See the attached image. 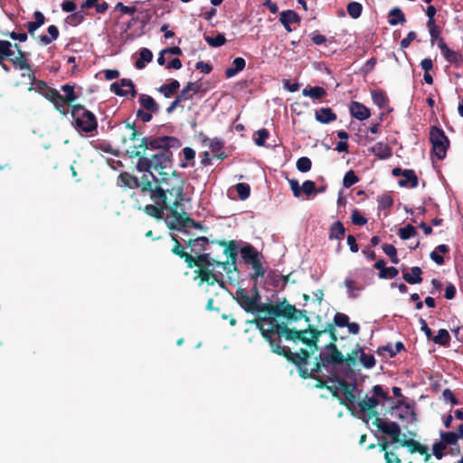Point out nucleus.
Returning a JSON list of instances; mask_svg holds the SVG:
<instances>
[{"instance_id":"09e8293b","label":"nucleus","mask_w":463,"mask_h":463,"mask_svg":"<svg viewBox=\"0 0 463 463\" xmlns=\"http://www.w3.org/2000/svg\"><path fill=\"white\" fill-rule=\"evenodd\" d=\"M458 437L454 431H441L440 432V440L445 444V446L456 445L458 441Z\"/></svg>"},{"instance_id":"603ef678","label":"nucleus","mask_w":463,"mask_h":463,"mask_svg":"<svg viewBox=\"0 0 463 463\" xmlns=\"http://www.w3.org/2000/svg\"><path fill=\"white\" fill-rule=\"evenodd\" d=\"M360 362L366 369H371L375 365V358L373 354H365L364 349L360 348Z\"/></svg>"},{"instance_id":"1a4fd4ad","label":"nucleus","mask_w":463,"mask_h":463,"mask_svg":"<svg viewBox=\"0 0 463 463\" xmlns=\"http://www.w3.org/2000/svg\"><path fill=\"white\" fill-rule=\"evenodd\" d=\"M61 90L64 92V96L60 93V99L55 98L53 106L61 115L66 116L69 112L67 106L71 107L74 105L73 102L78 99V96L75 93L73 85H61Z\"/></svg>"},{"instance_id":"7c9ffc66","label":"nucleus","mask_w":463,"mask_h":463,"mask_svg":"<svg viewBox=\"0 0 463 463\" xmlns=\"http://www.w3.org/2000/svg\"><path fill=\"white\" fill-rule=\"evenodd\" d=\"M199 137L201 138L202 144L203 146H208L212 152L216 153L222 150L224 146V143L218 137L209 138L203 132L199 133Z\"/></svg>"},{"instance_id":"de8ad7c7","label":"nucleus","mask_w":463,"mask_h":463,"mask_svg":"<svg viewBox=\"0 0 463 463\" xmlns=\"http://www.w3.org/2000/svg\"><path fill=\"white\" fill-rule=\"evenodd\" d=\"M345 401L341 400L340 404L345 405L349 411H351L352 415H354V411H352V408L354 406L356 402V395L354 394V391H350L345 392Z\"/></svg>"},{"instance_id":"f8f14e48","label":"nucleus","mask_w":463,"mask_h":463,"mask_svg":"<svg viewBox=\"0 0 463 463\" xmlns=\"http://www.w3.org/2000/svg\"><path fill=\"white\" fill-rule=\"evenodd\" d=\"M28 77L31 80H33L32 85L29 87V90H35L42 96H43L46 99L53 104V101L56 99H60V92L53 89L42 80H35V74L33 71H30L28 73Z\"/></svg>"},{"instance_id":"72a5a7b5","label":"nucleus","mask_w":463,"mask_h":463,"mask_svg":"<svg viewBox=\"0 0 463 463\" xmlns=\"http://www.w3.org/2000/svg\"><path fill=\"white\" fill-rule=\"evenodd\" d=\"M406 22V17L404 13L399 7H394L390 10L388 15V23L392 26H395L399 24H404Z\"/></svg>"},{"instance_id":"bf43d9fd","label":"nucleus","mask_w":463,"mask_h":463,"mask_svg":"<svg viewBox=\"0 0 463 463\" xmlns=\"http://www.w3.org/2000/svg\"><path fill=\"white\" fill-rule=\"evenodd\" d=\"M378 209L386 210L390 209L393 204V199L390 194H383L378 197Z\"/></svg>"},{"instance_id":"39448f33","label":"nucleus","mask_w":463,"mask_h":463,"mask_svg":"<svg viewBox=\"0 0 463 463\" xmlns=\"http://www.w3.org/2000/svg\"><path fill=\"white\" fill-rule=\"evenodd\" d=\"M372 396H368L367 394L364 399L357 402V407L360 412L364 413L362 420L368 423V421L375 418L374 420L379 417V412L376 410V407L379 405L380 401H389L390 397L388 393L383 390L382 385H374L372 388Z\"/></svg>"},{"instance_id":"2f4dec72","label":"nucleus","mask_w":463,"mask_h":463,"mask_svg":"<svg viewBox=\"0 0 463 463\" xmlns=\"http://www.w3.org/2000/svg\"><path fill=\"white\" fill-rule=\"evenodd\" d=\"M345 234V228L342 222L336 221L333 222L329 228L328 239L330 241L333 240H342Z\"/></svg>"},{"instance_id":"a878e982","label":"nucleus","mask_w":463,"mask_h":463,"mask_svg":"<svg viewBox=\"0 0 463 463\" xmlns=\"http://www.w3.org/2000/svg\"><path fill=\"white\" fill-rule=\"evenodd\" d=\"M33 17L34 21L28 22L25 24V28L27 29L28 33L31 35V37L36 39L37 36H35V31L44 24L45 16L42 12L35 11L33 14Z\"/></svg>"},{"instance_id":"2eb2a0df","label":"nucleus","mask_w":463,"mask_h":463,"mask_svg":"<svg viewBox=\"0 0 463 463\" xmlns=\"http://www.w3.org/2000/svg\"><path fill=\"white\" fill-rule=\"evenodd\" d=\"M110 90L120 97L130 94L134 98L137 95L135 85L129 79H121L119 82H113L110 85Z\"/></svg>"},{"instance_id":"13d9d810","label":"nucleus","mask_w":463,"mask_h":463,"mask_svg":"<svg viewBox=\"0 0 463 463\" xmlns=\"http://www.w3.org/2000/svg\"><path fill=\"white\" fill-rule=\"evenodd\" d=\"M235 189L241 200H246L249 198L250 194V187L248 184L239 183L235 185Z\"/></svg>"},{"instance_id":"864d4df0","label":"nucleus","mask_w":463,"mask_h":463,"mask_svg":"<svg viewBox=\"0 0 463 463\" xmlns=\"http://www.w3.org/2000/svg\"><path fill=\"white\" fill-rule=\"evenodd\" d=\"M402 240H408L417 234L416 228L411 224L401 228L398 232Z\"/></svg>"},{"instance_id":"9d476101","label":"nucleus","mask_w":463,"mask_h":463,"mask_svg":"<svg viewBox=\"0 0 463 463\" xmlns=\"http://www.w3.org/2000/svg\"><path fill=\"white\" fill-rule=\"evenodd\" d=\"M255 313L260 314L264 313L265 317H258L254 319V323L256 325V327L260 330V328H263V330L269 329V323L267 321H261L260 324H258L257 321L260 319H274L277 320L276 317H279V304H272V303H260L257 306V309Z\"/></svg>"},{"instance_id":"4be33fe9","label":"nucleus","mask_w":463,"mask_h":463,"mask_svg":"<svg viewBox=\"0 0 463 463\" xmlns=\"http://www.w3.org/2000/svg\"><path fill=\"white\" fill-rule=\"evenodd\" d=\"M369 151L382 160L388 159L392 156V148L387 143L382 141L375 143L369 148Z\"/></svg>"},{"instance_id":"5fc2aeb1","label":"nucleus","mask_w":463,"mask_h":463,"mask_svg":"<svg viewBox=\"0 0 463 463\" xmlns=\"http://www.w3.org/2000/svg\"><path fill=\"white\" fill-rule=\"evenodd\" d=\"M254 269V273L250 274V279L254 282H257L259 278H261L265 275V269L261 264L260 260L250 265Z\"/></svg>"},{"instance_id":"49530a36","label":"nucleus","mask_w":463,"mask_h":463,"mask_svg":"<svg viewBox=\"0 0 463 463\" xmlns=\"http://www.w3.org/2000/svg\"><path fill=\"white\" fill-rule=\"evenodd\" d=\"M432 341L439 345L447 346L450 342V335L446 329H439L438 335L432 336Z\"/></svg>"},{"instance_id":"f257e3e1","label":"nucleus","mask_w":463,"mask_h":463,"mask_svg":"<svg viewBox=\"0 0 463 463\" xmlns=\"http://www.w3.org/2000/svg\"><path fill=\"white\" fill-rule=\"evenodd\" d=\"M181 146L175 137H144L138 145H134L128 154L130 158H137V169L139 172H158L159 178L152 180V189L148 191L156 204L170 203L171 214L179 210L184 201V180L180 174L172 170V147Z\"/></svg>"},{"instance_id":"0e129e2a","label":"nucleus","mask_w":463,"mask_h":463,"mask_svg":"<svg viewBox=\"0 0 463 463\" xmlns=\"http://www.w3.org/2000/svg\"><path fill=\"white\" fill-rule=\"evenodd\" d=\"M361 355V351L359 349L352 350L350 354H347L346 356L344 355V364L348 365L349 367L354 366L357 362V357Z\"/></svg>"},{"instance_id":"3c124183","label":"nucleus","mask_w":463,"mask_h":463,"mask_svg":"<svg viewBox=\"0 0 463 463\" xmlns=\"http://www.w3.org/2000/svg\"><path fill=\"white\" fill-rule=\"evenodd\" d=\"M212 272V269H208L207 267H197V269L194 270L195 279H199V285H203L205 283V281H209V276Z\"/></svg>"},{"instance_id":"4d7b16f0","label":"nucleus","mask_w":463,"mask_h":463,"mask_svg":"<svg viewBox=\"0 0 463 463\" xmlns=\"http://www.w3.org/2000/svg\"><path fill=\"white\" fill-rule=\"evenodd\" d=\"M206 43L212 47H220L226 43L224 34L218 33L215 37L204 36Z\"/></svg>"},{"instance_id":"ddd939ff","label":"nucleus","mask_w":463,"mask_h":463,"mask_svg":"<svg viewBox=\"0 0 463 463\" xmlns=\"http://www.w3.org/2000/svg\"><path fill=\"white\" fill-rule=\"evenodd\" d=\"M279 305V317H286L287 319L298 321L302 318L306 322H309L307 310L297 309L294 305L289 304L285 298Z\"/></svg>"},{"instance_id":"dca6fc26","label":"nucleus","mask_w":463,"mask_h":463,"mask_svg":"<svg viewBox=\"0 0 463 463\" xmlns=\"http://www.w3.org/2000/svg\"><path fill=\"white\" fill-rule=\"evenodd\" d=\"M217 243L220 246L224 247L223 253L229 259L228 260L230 263V269H232V268L234 271H238L237 266H236V261H237V258H238V247H237L236 241H218Z\"/></svg>"},{"instance_id":"393cba45","label":"nucleus","mask_w":463,"mask_h":463,"mask_svg":"<svg viewBox=\"0 0 463 463\" xmlns=\"http://www.w3.org/2000/svg\"><path fill=\"white\" fill-rule=\"evenodd\" d=\"M422 269L418 267H412L411 272H408L405 269H402V279L408 284L414 285L422 282Z\"/></svg>"},{"instance_id":"79ce46f5","label":"nucleus","mask_w":463,"mask_h":463,"mask_svg":"<svg viewBox=\"0 0 463 463\" xmlns=\"http://www.w3.org/2000/svg\"><path fill=\"white\" fill-rule=\"evenodd\" d=\"M140 59L137 60L135 66L137 69L141 70L146 66V62H150L153 59L152 52L147 48H142L139 52Z\"/></svg>"},{"instance_id":"052dcab7","label":"nucleus","mask_w":463,"mask_h":463,"mask_svg":"<svg viewBox=\"0 0 463 463\" xmlns=\"http://www.w3.org/2000/svg\"><path fill=\"white\" fill-rule=\"evenodd\" d=\"M359 178L353 170H349L344 176L343 185L345 188H349L352 185L358 183Z\"/></svg>"},{"instance_id":"8fccbe9b","label":"nucleus","mask_w":463,"mask_h":463,"mask_svg":"<svg viewBox=\"0 0 463 463\" xmlns=\"http://www.w3.org/2000/svg\"><path fill=\"white\" fill-rule=\"evenodd\" d=\"M346 10L352 18L357 19L362 14L363 5L358 2H350L346 6Z\"/></svg>"},{"instance_id":"423d86ee","label":"nucleus","mask_w":463,"mask_h":463,"mask_svg":"<svg viewBox=\"0 0 463 463\" xmlns=\"http://www.w3.org/2000/svg\"><path fill=\"white\" fill-rule=\"evenodd\" d=\"M430 142L431 143V156L443 160L449 147V139L442 128L432 126L430 129Z\"/></svg>"},{"instance_id":"4468645a","label":"nucleus","mask_w":463,"mask_h":463,"mask_svg":"<svg viewBox=\"0 0 463 463\" xmlns=\"http://www.w3.org/2000/svg\"><path fill=\"white\" fill-rule=\"evenodd\" d=\"M194 260L196 262L194 267L201 266L207 267L209 269L210 267L217 266L222 267L227 272V274H230L232 272V269H230L229 260H217L214 258H213L210 253L203 252L202 254L195 255L194 256Z\"/></svg>"},{"instance_id":"c756f323","label":"nucleus","mask_w":463,"mask_h":463,"mask_svg":"<svg viewBox=\"0 0 463 463\" xmlns=\"http://www.w3.org/2000/svg\"><path fill=\"white\" fill-rule=\"evenodd\" d=\"M302 95L305 97L311 98L314 101L321 100L325 97H326L327 92L326 89L320 86L310 87L307 86L302 90Z\"/></svg>"},{"instance_id":"cd10ccee","label":"nucleus","mask_w":463,"mask_h":463,"mask_svg":"<svg viewBox=\"0 0 463 463\" xmlns=\"http://www.w3.org/2000/svg\"><path fill=\"white\" fill-rule=\"evenodd\" d=\"M138 102L144 110L154 112L155 114L159 112V105L151 96L147 94H139Z\"/></svg>"},{"instance_id":"c9c22d12","label":"nucleus","mask_w":463,"mask_h":463,"mask_svg":"<svg viewBox=\"0 0 463 463\" xmlns=\"http://www.w3.org/2000/svg\"><path fill=\"white\" fill-rule=\"evenodd\" d=\"M246 65V61L241 57H237L233 60L232 67H229L225 71V76L227 78H232L241 71Z\"/></svg>"},{"instance_id":"c85d7f7f","label":"nucleus","mask_w":463,"mask_h":463,"mask_svg":"<svg viewBox=\"0 0 463 463\" xmlns=\"http://www.w3.org/2000/svg\"><path fill=\"white\" fill-rule=\"evenodd\" d=\"M169 209L171 211V205L170 203H158L156 204H146L144 208V212L152 217H155L156 219H162L163 218V212L164 210Z\"/></svg>"},{"instance_id":"bb28decb","label":"nucleus","mask_w":463,"mask_h":463,"mask_svg":"<svg viewBox=\"0 0 463 463\" xmlns=\"http://www.w3.org/2000/svg\"><path fill=\"white\" fill-rule=\"evenodd\" d=\"M336 114L331 108H321L315 111V118L322 124H328L336 120Z\"/></svg>"},{"instance_id":"f3484780","label":"nucleus","mask_w":463,"mask_h":463,"mask_svg":"<svg viewBox=\"0 0 463 463\" xmlns=\"http://www.w3.org/2000/svg\"><path fill=\"white\" fill-rule=\"evenodd\" d=\"M174 241V246L171 249V252L179 258L183 259L186 263L187 268L192 269L195 266L196 262L194 260V255L188 253L184 247L181 244L175 236H171Z\"/></svg>"},{"instance_id":"6e6d98bb","label":"nucleus","mask_w":463,"mask_h":463,"mask_svg":"<svg viewBox=\"0 0 463 463\" xmlns=\"http://www.w3.org/2000/svg\"><path fill=\"white\" fill-rule=\"evenodd\" d=\"M297 169L301 173H307L311 169L312 161L307 156H302L296 163Z\"/></svg>"},{"instance_id":"774afa93","label":"nucleus","mask_w":463,"mask_h":463,"mask_svg":"<svg viewBox=\"0 0 463 463\" xmlns=\"http://www.w3.org/2000/svg\"><path fill=\"white\" fill-rule=\"evenodd\" d=\"M302 192L307 196L316 194L317 187L315 183L311 180H306L301 186V193Z\"/></svg>"},{"instance_id":"e433bc0d","label":"nucleus","mask_w":463,"mask_h":463,"mask_svg":"<svg viewBox=\"0 0 463 463\" xmlns=\"http://www.w3.org/2000/svg\"><path fill=\"white\" fill-rule=\"evenodd\" d=\"M200 90V85L197 82H188L187 85L177 94L181 97L183 101L188 100L193 98V95L197 93Z\"/></svg>"},{"instance_id":"a19ab883","label":"nucleus","mask_w":463,"mask_h":463,"mask_svg":"<svg viewBox=\"0 0 463 463\" xmlns=\"http://www.w3.org/2000/svg\"><path fill=\"white\" fill-rule=\"evenodd\" d=\"M281 24H299L300 16L293 10L283 11L279 14Z\"/></svg>"},{"instance_id":"6e6552de","label":"nucleus","mask_w":463,"mask_h":463,"mask_svg":"<svg viewBox=\"0 0 463 463\" xmlns=\"http://www.w3.org/2000/svg\"><path fill=\"white\" fill-rule=\"evenodd\" d=\"M165 222L171 230L183 231L190 228L203 229L202 223L195 222L183 210L182 212L177 210L175 213L168 215Z\"/></svg>"},{"instance_id":"0eeeda50","label":"nucleus","mask_w":463,"mask_h":463,"mask_svg":"<svg viewBox=\"0 0 463 463\" xmlns=\"http://www.w3.org/2000/svg\"><path fill=\"white\" fill-rule=\"evenodd\" d=\"M144 173L141 178L131 175L127 172L121 173L118 175V182L123 187L130 189L140 188L142 193H148L152 189V180L150 177L155 179V175L150 170Z\"/></svg>"},{"instance_id":"412c9836","label":"nucleus","mask_w":463,"mask_h":463,"mask_svg":"<svg viewBox=\"0 0 463 463\" xmlns=\"http://www.w3.org/2000/svg\"><path fill=\"white\" fill-rule=\"evenodd\" d=\"M14 47L17 51V56L14 58L10 57L9 61H11V63L15 68H18L20 70H30L31 65L28 61V54L25 52H24L23 50H21V47L19 44L14 43Z\"/></svg>"},{"instance_id":"a18cd8bd","label":"nucleus","mask_w":463,"mask_h":463,"mask_svg":"<svg viewBox=\"0 0 463 463\" xmlns=\"http://www.w3.org/2000/svg\"><path fill=\"white\" fill-rule=\"evenodd\" d=\"M335 378L338 384V391H342L343 394L347 392L356 390L357 385L355 382H347L346 380L340 378L337 375H335Z\"/></svg>"},{"instance_id":"6ab92c4d","label":"nucleus","mask_w":463,"mask_h":463,"mask_svg":"<svg viewBox=\"0 0 463 463\" xmlns=\"http://www.w3.org/2000/svg\"><path fill=\"white\" fill-rule=\"evenodd\" d=\"M349 111L353 118L358 120H365L370 118L371 111L363 103L358 101H351L349 105Z\"/></svg>"},{"instance_id":"69168bd1","label":"nucleus","mask_w":463,"mask_h":463,"mask_svg":"<svg viewBox=\"0 0 463 463\" xmlns=\"http://www.w3.org/2000/svg\"><path fill=\"white\" fill-rule=\"evenodd\" d=\"M399 274V270L395 267H385L382 272L378 273V277L382 279H393Z\"/></svg>"},{"instance_id":"e2e57ef3","label":"nucleus","mask_w":463,"mask_h":463,"mask_svg":"<svg viewBox=\"0 0 463 463\" xmlns=\"http://www.w3.org/2000/svg\"><path fill=\"white\" fill-rule=\"evenodd\" d=\"M332 325H335V327H345L349 322V317L344 313L337 312L333 319Z\"/></svg>"},{"instance_id":"58836bf2","label":"nucleus","mask_w":463,"mask_h":463,"mask_svg":"<svg viewBox=\"0 0 463 463\" xmlns=\"http://www.w3.org/2000/svg\"><path fill=\"white\" fill-rule=\"evenodd\" d=\"M372 99L373 103L380 109H385L389 104L386 93L381 90L372 91Z\"/></svg>"},{"instance_id":"4c0bfd02","label":"nucleus","mask_w":463,"mask_h":463,"mask_svg":"<svg viewBox=\"0 0 463 463\" xmlns=\"http://www.w3.org/2000/svg\"><path fill=\"white\" fill-rule=\"evenodd\" d=\"M13 46L9 41L0 40V63L10 59L14 54V52L12 50Z\"/></svg>"},{"instance_id":"20e7f679","label":"nucleus","mask_w":463,"mask_h":463,"mask_svg":"<svg viewBox=\"0 0 463 463\" xmlns=\"http://www.w3.org/2000/svg\"><path fill=\"white\" fill-rule=\"evenodd\" d=\"M71 116L72 126L80 133L90 134L98 129V119L94 113L86 109L82 104H74L71 108Z\"/></svg>"},{"instance_id":"f704fd0d","label":"nucleus","mask_w":463,"mask_h":463,"mask_svg":"<svg viewBox=\"0 0 463 463\" xmlns=\"http://www.w3.org/2000/svg\"><path fill=\"white\" fill-rule=\"evenodd\" d=\"M49 35H40L36 40L43 45H48L59 37V30L56 25H50L47 29Z\"/></svg>"},{"instance_id":"b1692460","label":"nucleus","mask_w":463,"mask_h":463,"mask_svg":"<svg viewBox=\"0 0 463 463\" xmlns=\"http://www.w3.org/2000/svg\"><path fill=\"white\" fill-rule=\"evenodd\" d=\"M209 243L208 238L204 236L197 237L195 239H190L186 242V246L191 249V251L195 255L202 254Z\"/></svg>"},{"instance_id":"473e14b6","label":"nucleus","mask_w":463,"mask_h":463,"mask_svg":"<svg viewBox=\"0 0 463 463\" xmlns=\"http://www.w3.org/2000/svg\"><path fill=\"white\" fill-rule=\"evenodd\" d=\"M404 177L399 181V185L403 187L407 186L410 184L411 188H416L419 184L418 176L416 175L414 170L412 169H404V173L402 175Z\"/></svg>"},{"instance_id":"c03bdc74","label":"nucleus","mask_w":463,"mask_h":463,"mask_svg":"<svg viewBox=\"0 0 463 463\" xmlns=\"http://www.w3.org/2000/svg\"><path fill=\"white\" fill-rule=\"evenodd\" d=\"M86 14L82 11L73 12L65 18V22L71 26H78L83 23Z\"/></svg>"},{"instance_id":"f03ea898","label":"nucleus","mask_w":463,"mask_h":463,"mask_svg":"<svg viewBox=\"0 0 463 463\" xmlns=\"http://www.w3.org/2000/svg\"><path fill=\"white\" fill-rule=\"evenodd\" d=\"M261 321L269 323V329L263 330V328H260V333L263 338L269 342L271 351L285 357L297 367L307 364L310 357L309 352L305 348H301L298 353H292L290 349L280 345L281 337H284L288 341H300L309 347L318 349L317 343L319 337L323 335V331H319V329L312 326H308L305 330H298L296 328H289L286 323H279L278 320H274L273 318L260 319L257 323L260 324Z\"/></svg>"},{"instance_id":"5701e85b","label":"nucleus","mask_w":463,"mask_h":463,"mask_svg":"<svg viewBox=\"0 0 463 463\" xmlns=\"http://www.w3.org/2000/svg\"><path fill=\"white\" fill-rule=\"evenodd\" d=\"M241 258L245 264L251 265L260 260V253L251 245L247 244L241 249Z\"/></svg>"},{"instance_id":"7ed1b4c3","label":"nucleus","mask_w":463,"mask_h":463,"mask_svg":"<svg viewBox=\"0 0 463 463\" xmlns=\"http://www.w3.org/2000/svg\"><path fill=\"white\" fill-rule=\"evenodd\" d=\"M373 424L377 427L384 434L391 438L393 449H398L399 447H405L410 453H419L424 457V461L429 462L431 458V454L429 452L428 447L420 444L413 439H401L402 430L399 424L395 421H385L381 418H377L373 421Z\"/></svg>"},{"instance_id":"a211bd4d","label":"nucleus","mask_w":463,"mask_h":463,"mask_svg":"<svg viewBox=\"0 0 463 463\" xmlns=\"http://www.w3.org/2000/svg\"><path fill=\"white\" fill-rule=\"evenodd\" d=\"M236 300L238 304L246 311L254 314L257 307L250 296L243 288H239L236 291Z\"/></svg>"},{"instance_id":"37998d69","label":"nucleus","mask_w":463,"mask_h":463,"mask_svg":"<svg viewBox=\"0 0 463 463\" xmlns=\"http://www.w3.org/2000/svg\"><path fill=\"white\" fill-rule=\"evenodd\" d=\"M404 345L402 342H396L394 347L392 346V345H386L383 346H381L378 348L377 353L379 354H383V352H388L390 357H394L397 354H399L401 351L404 350Z\"/></svg>"},{"instance_id":"aec40b11","label":"nucleus","mask_w":463,"mask_h":463,"mask_svg":"<svg viewBox=\"0 0 463 463\" xmlns=\"http://www.w3.org/2000/svg\"><path fill=\"white\" fill-rule=\"evenodd\" d=\"M437 44L447 61L458 64L463 61L462 55L458 52L450 50L444 42V39H439Z\"/></svg>"},{"instance_id":"338daca9","label":"nucleus","mask_w":463,"mask_h":463,"mask_svg":"<svg viewBox=\"0 0 463 463\" xmlns=\"http://www.w3.org/2000/svg\"><path fill=\"white\" fill-rule=\"evenodd\" d=\"M352 223L354 225L363 226L367 223V219L363 216L357 209H354L351 214Z\"/></svg>"},{"instance_id":"680f3d73","label":"nucleus","mask_w":463,"mask_h":463,"mask_svg":"<svg viewBox=\"0 0 463 463\" xmlns=\"http://www.w3.org/2000/svg\"><path fill=\"white\" fill-rule=\"evenodd\" d=\"M427 27L430 35L431 44H434L436 41L439 42V39H441L439 37L440 28L436 24V23L427 24Z\"/></svg>"},{"instance_id":"ea45409f","label":"nucleus","mask_w":463,"mask_h":463,"mask_svg":"<svg viewBox=\"0 0 463 463\" xmlns=\"http://www.w3.org/2000/svg\"><path fill=\"white\" fill-rule=\"evenodd\" d=\"M179 87V81L177 80H173L170 83L160 86L158 90L164 95L165 98H170L177 91Z\"/></svg>"},{"instance_id":"9b49d317","label":"nucleus","mask_w":463,"mask_h":463,"mask_svg":"<svg viewBox=\"0 0 463 463\" xmlns=\"http://www.w3.org/2000/svg\"><path fill=\"white\" fill-rule=\"evenodd\" d=\"M318 356L326 365V369L329 366H338L344 364V354L334 344L326 345L324 350L319 353Z\"/></svg>"}]
</instances>
